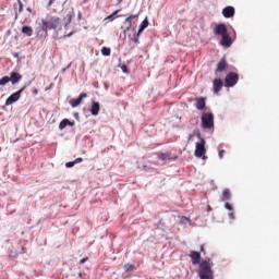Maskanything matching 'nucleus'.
<instances>
[{
	"label": "nucleus",
	"mask_w": 279,
	"mask_h": 279,
	"mask_svg": "<svg viewBox=\"0 0 279 279\" xmlns=\"http://www.w3.org/2000/svg\"><path fill=\"white\" fill-rule=\"evenodd\" d=\"M60 25V19L51 15H47L45 19L41 20V23H39L43 32H49V29H58Z\"/></svg>",
	"instance_id": "f257e3e1"
},
{
	"label": "nucleus",
	"mask_w": 279,
	"mask_h": 279,
	"mask_svg": "<svg viewBox=\"0 0 279 279\" xmlns=\"http://www.w3.org/2000/svg\"><path fill=\"white\" fill-rule=\"evenodd\" d=\"M194 134L201 141L196 143L194 154L196 158H202L203 160H206V141L202 138V133H199V131H195Z\"/></svg>",
	"instance_id": "f03ea898"
},
{
	"label": "nucleus",
	"mask_w": 279,
	"mask_h": 279,
	"mask_svg": "<svg viewBox=\"0 0 279 279\" xmlns=\"http://www.w3.org/2000/svg\"><path fill=\"white\" fill-rule=\"evenodd\" d=\"M199 279H213V266L208 262H202L198 270Z\"/></svg>",
	"instance_id": "7ed1b4c3"
},
{
	"label": "nucleus",
	"mask_w": 279,
	"mask_h": 279,
	"mask_svg": "<svg viewBox=\"0 0 279 279\" xmlns=\"http://www.w3.org/2000/svg\"><path fill=\"white\" fill-rule=\"evenodd\" d=\"M23 90H25V87L11 94L5 100V106H12V104H16V101H19V99H21V95H23Z\"/></svg>",
	"instance_id": "20e7f679"
},
{
	"label": "nucleus",
	"mask_w": 279,
	"mask_h": 279,
	"mask_svg": "<svg viewBox=\"0 0 279 279\" xmlns=\"http://www.w3.org/2000/svg\"><path fill=\"white\" fill-rule=\"evenodd\" d=\"M202 125L205 129L213 128V125H215L213 113H205L202 117Z\"/></svg>",
	"instance_id": "39448f33"
},
{
	"label": "nucleus",
	"mask_w": 279,
	"mask_h": 279,
	"mask_svg": "<svg viewBox=\"0 0 279 279\" xmlns=\"http://www.w3.org/2000/svg\"><path fill=\"white\" fill-rule=\"evenodd\" d=\"M239 82V75L234 74V73H230L229 75H227L226 81H225V85L230 88L232 86H234L236 83Z\"/></svg>",
	"instance_id": "423d86ee"
},
{
	"label": "nucleus",
	"mask_w": 279,
	"mask_h": 279,
	"mask_svg": "<svg viewBox=\"0 0 279 279\" xmlns=\"http://www.w3.org/2000/svg\"><path fill=\"white\" fill-rule=\"evenodd\" d=\"M214 34L216 36H226L228 35V28L226 27L225 24H220V25H217L214 29Z\"/></svg>",
	"instance_id": "0eeeda50"
},
{
	"label": "nucleus",
	"mask_w": 279,
	"mask_h": 279,
	"mask_svg": "<svg viewBox=\"0 0 279 279\" xmlns=\"http://www.w3.org/2000/svg\"><path fill=\"white\" fill-rule=\"evenodd\" d=\"M10 82L11 84H19V82H21L23 80V75H21L19 72H11L10 74Z\"/></svg>",
	"instance_id": "6e6552de"
},
{
	"label": "nucleus",
	"mask_w": 279,
	"mask_h": 279,
	"mask_svg": "<svg viewBox=\"0 0 279 279\" xmlns=\"http://www.w3.org/2000/svg\"><path fill=\"white\" fill-rule=\"evenodd\" d=\"M75 125V121H71L69 119H63L59 123V130H64L65 128H73Z\"/></svg>",
	"instance_id": "1a4fd4ad"
},
{
	"label": "nucleus",
	"mask_w": 279,
	"mask_h": 279,
	"mask_svg": "<svg viewBox=\"0 0 279 279\" xmlns=\"http://www.w3.org/2000/svg\"><path fill=\"white\" fill-rule=\"evenodd\" d=\"M222 15L225 19H232L234 16V9L232 7H227L222 10Z\"/></svg>",
	"instance_id": "9d476101"
},
{
	"label": "nucleus",
	"mask_w": 279,
	"mask_h": 279,
	"mask_svg": "<svg viewBox=\"0 0 279 279\" xmlns=\"http://www.w3.org/2000/svg\"><path fill=\"white\" fill-rule=\"evenodd\" d=\"M220 45L226 48L230 47L232 45V38L228 34L223 35Z\"/></svg>",
	"instance_id": "9b49d317"
},
{
	"label": "nucleus",
	"mask_w": 279,
	"mask_h": 279,
	"mask_svg": "<svg viewBox=\"0 0 279 279\" xmlns=\"http://www.w3.org/2000/svg\"><path fill=\"white\" fill-rule=\"evenodd\" d=\"M148 27H149V21L147 20V17H145L140 26V29L137 31V36H141L143 32H145V29H147Z\"/></svg>",
	"instance_id": "f8f14e48"
},
{
	"label": "nucleus",
	"mask_w": 279,
	"mask_h": 279,
	"mask_svg": "<svg viewBox=\"0 0 279 279\" xmlns=\"http://www.w3.org/2000/svg\"><path fill=\"white\" fill-rule=\"evenodd\" d=\"M134 19H138V15H130L125 19L124 25H126V32H130V29H132V21H134Z\"/></svg>",
	"instance_id": "ddd939ff"
},
{
	"label": "nucleus",
	"mask_w": 279,
	"mask_h": 279,
	"mask_svg": "<svg viewBox=\"0 0 279 279\" xmlns=\"http://www.w3.org/2000/svg\"><path fill=\"white\" fill-rule=\"evenodd\" d=\"M192 260H193V265H199V260H202V255L197 252H192L190 254Z\"/></svg>",
	"instance_id": "4468645a"
},
{
	"label": "nucleus",
	"mask_w": 279,
	"mask_h": 279,
	"mask_svg": "<svg viewBox=\"0 0 279 279\" xmlns=\"http://www.w3.org/2000/svg\"><path fill=\"white\" fill-rule=\"evenodd\" d=\"M99 110H101V107L99 106V102L94 101L92 104V110H90L93 117H97V114H99Z\"/></svg>",
	"instance_id": "2eb2a0df"
},
{
	"label": "nucleus",
	"mask_w": 279,
	"mask_h": 279,
	"mask_svg": "<svg viewBox=\"0 0 279 279\" xmlns=\"http://www.w3.org/2000/svg\"><path fill=\"white\" fill-rule=\"evenodd\" d=\"M196 108L197 110H204L206 108V99L201 97L196 99Z\"/></svg>",
	"instance_id": "dca6fc26"
},
{
	"label": "nucleus",
	"mask_w": 279,
	"mask_h": 279,
	"mask_svg": "<svg viewBox=\"0 0 279 279\" xmlns=\"http://www.w3.org/2000/svg\"><path fill=\"white\" fill-rule=\"evenodd\" d=\"M22 34H24V36H33L34 34V28H32L31 26H24L22 27Z\"/></svg>",
	"instance_id": "f3484780"
},
{
	"label": "nucleus",
	"mask_w": 279,
	"mask_h": 279,
	"mask_svg": "<svg viewBox=\"0 0 279 279\" xmlns=\"http://www.w3.org/2000/svg\"><path fill=\"white\" fill-rule=\"evenodd\" d=\"M221 86H222L221 80L214 81V93H216V95H218L219 92L221 90Z\"/></svg>",
	"instance_id": "a211bd4d"
},
{
	"label": "nucleus",
	"mask_w": 279,
	"mask_h": 279,
	"mask_svg": "<svg viewBox=\"0 0 279 279\" xmlns=\"http://www.w3.org/2000/svg\"><path fill=\"white\" fill-rule=\"evenodd\" d=\"M71 106H72V108H77V106H80V104H82V98H75V99H72L71 100Z\"/></svg>",
	"instance_id": "6ab92c4d"
},
{
	"label": "nucleus",
	"mask_w": 279,
	"mask_h": 279,
	"mask_svg": "<svg viewBox=\"0 0 279 279\" xmlns=\"http://www.w3.org/2000/svg\"><path fill=\"white\" fill-rule=\"evenodd\" d=\"M10 76H3L0 78V86H5V84H10Z\"/></svg>",
	"instance_id": "aec40b11"
},
{
	"label": "nucleus",
	"mask_w": 279,
	"mask_h": 279,
	"mask_svg": "<svg viewBox=\"0 0 279 279\" xmlns=\"http://www.w3.org/2000/svg\"><path fill=\"white\" fill-rule=\"evenodd\" d=\"M223 69H226V60H222L218 63V68L217 71H223Z\"/></svg>",
	"instance_id": "412c9836"
},
{
	"label": "nucleus",
	"mask_w": 279,
	"mask_h": 279,
	"mask_svg": "<svg viewBox=\"0 0 279 279\" xmlns=\"http://www.w3.org/2000/svg\"><path fill=\"white\" fill-rule=\"evenodd\" d=\"M101 53H102L104 56H110V48H108V47H102V48H101Z\"/></svg>",
	"instance_id": "4be33fe9"
},
{
	"label": "nucleus",
	"mask_w": 279,
	"mask_h": 279,
	"mask_svg": "<svg viewBox=\"0 0 279 279\" xmlns=\"http://www.w3.org/2000/svg\"><path fill=\"white\" fill-rule=\"evenodd\" d=\"M120 69L122 71V73H130V70H128V65H125V64L120 65Z\"/></svg>",
	"instance_id": "5701e85b"
},
{
	"label": "nucleus",
	"mask_w": 279,
	"mask_h": 279,
	"mask_svg": "<svg viewBox=\"0 0 279 279\" xmlns=\"http://www.w3.org/2000/svg\"><path fill=\"white\" fill-rule=\"evenodd\" d=\"M76 162L75 161H69L65 163V167H68V169H71V167H75Z\"/></svg>",
	"instance_id": "b1692460"
},
{
	"label": "nucleus",
	"mask_w": 279,
	"mask_h": 279,
	"mask_svg": "<svg viewBox=\"0 0 279 279\" xmlns=\"http://www.w3.org/2000/svg\"><path fill=\"white\" fill-rule=\"evenodd\" d=\"M119 14V10L114 11L111 15L107 16L105 21H109V19H112V16H117Z\"/></svg>",
	"instance_id": "393cba45"
},
{
	"label": "nucleus",
	"mask_w": 279,
	"mask_h": 279,
	"mask_svg": "<svg viewBox=\"0 0 279 279\" xmlns=\"http://www.w3.org/2000/svg\"><path fill=\"white\" fill-rule=\"evenodd\" d=\"M124 269H125L126 271H132V269H134V266H132V265H130V264H126V265L124 266Z\"/></svg>",
	"instance_id": "a878e982"
},
{
	"label": "nucleus",
	"mask_w": 279,
	"mask_h": 279,
	"mask_svg": "<svg viewBox=\"0 0 279 279\" xmlns=\"http://www.w3.org/2000/svg\"><path fill=\"white\" fill-rule=\"evenodd\" d=\"M86 97H88V95H86V93H82V94H80L78 99H81V101H82V99H84Z\"/></svg>",
	"instance_id": "bb28decb"
},
{
	"label": "nucleus",
	"mask_w": 279,
	"mask_h": 279,
	"mask_svg": "<svg viewBox=\"0 0 279 279\" xmlns=\"http://www.w3.org/2000/svg\"><path fill=\"white\" fill-rule=\"evenodd\" d=\"M222 195H225L226 197H230V191L223 190Z\"/></svg>",
	"instance_id": "cd10ccee"
},
{
	"label": "nucleus",
	"mask_w": 279,
	"mask_h": 279,
	"mask_svg": "<svg viewBox=\"0 0 279 279\" xmlns=\"http://www.w3.org/2000/svg\"><path fill=\"white\" fill-rule=\"evenodd\" d=\"M225 208H227V210H232V205H230V203H226Z\"/></svg>",
	"instance_id": "c85d7f7f"
},
{
	"label": "nucleus",
	"mask_w": 279,
	"mask_h": 279,
	"mask_svg": "<svg viewBox=\"0 0 279 279\" xmlns=\"http://www.w3.org/2000/svg\"><path fill=\"white\" fill-rule=\"evenodd\" d=\"M223 154H226V150H220V151L218 153L219 158H223Z\"/></svg>",
	"instance_id": "c756f323"
},
{
	"label": "nucleus",
	"mask_w": 279,
	"mask_h": 279,
	"mask_svg": "<svg viewBox=\"0 0 279 279\" xmlns=\"http://www.w3.org/2000/svg\"><path fill=\"white\" fill-rule=\"evenodd\" d=\"M73 117H74V119H76L77 121L80 120V113L75 112V113H73Z\"/></svg>",
	"instance_id": "7c9ffc66"
},
{
	"label": "nucleus",
	"mask_w": 279,
	"mask_h": 279,
	"mask_svg": "<svg viewBox=\"0 0 279 279\" xmlns=\"http://www.w3.org/2000/svg\"><path fill=\"white\" fill-rule=\"evenodd\" d=\"M181 221H182L183 223H189V220H187L186 217H182V218H181Z\"/></svg>",
	"instance_id": "2f4dec72"
},
{
	"label": "nucleus",
	"mask_w": 279,
	"mask_h": 279,
	"mask_svg": "<svg viewBox=\"0 0 279 279\" xmlns=\"http://www.w3.org/2000/svg\"><path fill=\"white\" fill-rule=\"evenodd\" d=\"M229 217H231V219H234V214L233 213H229Z\"/></svg>",
	"instance_id": "473e14b6"
},
{
	"label": "nucleus",
	"mask_w": 279,
	"mask_h": 279,
	"mask_svg": "<svg viewBox=\"0 0 279 279\" xmlns=\"http://www.w3.org/2000/svg\"><path fill=\"white\" fill-rule=\"evenodd\" d=\"M34 95H38V89L33 90Z\"/></svg>",
	"instance_id": "72a5a7b5"
},
{
	"label": "nucleus",
	"mask_w": 279,
	"mask_h": 279,
	"mask_svg": "<svg viewBox=\"0 0 279 279\" xmlns=\"http://www.w3.org/2000/svg\"><path fill=\"white\" fill-rule=\"evenodd\" d=\"M133 40L134 43H138V37L134 38Z\"/></svg>",
	"instance_id": "f704fd0d"
},
{
	"label": "nucleus",
	"mask_w": 279,
	"mask_h": 279,
	"mask_svg": "<svg viewBox=\"0 0 279 279\" xmlns=\"http://www.w3.org/2000/svg\"><path fill=\"white\" fill-rule=\"evenodd\" d=\"M52 3H53V0H50L49 3H48V5H51Z\"/></svg>",
	"instance_id": "c9c22d12"
},
{
	"label": "nucleus",
	"mask_w": 279,
	"mask_h": 279,
	"mask_svg": "<svg viewBox=\"0 0 279 279\" xmlns=\"http://www.w3.org/2000/svg\"><path fill=\"white\" fill-rule=\"evenodd\" d=\"M77 161H78V162H82V158H78Z\"/></svg>",
	"instance_id": "e433bc0d"
}]
</instances>
